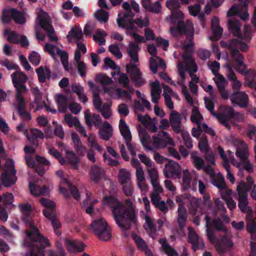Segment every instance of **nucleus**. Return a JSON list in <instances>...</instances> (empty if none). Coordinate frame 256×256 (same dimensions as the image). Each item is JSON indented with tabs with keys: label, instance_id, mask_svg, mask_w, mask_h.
Listing matches in <instances>:
<instances>
[{
	"label": "nucleus",
	"instance_id": "1",
	"mask_svg": "<svg viewBox=\"0 0 256 256\" xmlns=\"http://www.w3.org/2000/svg\"><path fill=\"white\" fill-rule=\"evenodd\" d=\"M22 213V220L30 228L26 231V234L30 240L27 246L31 248L30 256L44 255V250L50 246L48 239L40 234L32 220V208L28 203L20 206Z\"/></svg>",
	"mask_w": 256,
	"mask_h": 256
},
{
	"label": "nucleus",
	"instance_id": "2",
	"mask_svg": "<svg viewBox=\"0 0 256 256\" xmlns=\"http://www.w3.org/2000/svg\"><path fill=\"white\" fill-rule=\"evenodd\" d=\"M104 202L112 209L114 220L122 230H129L132 223H136V211L130 198H126L122 204L114 197L105 196Z\"/></svg>",
	"mask_w": 256,
	"mask_h": 256
},
{
	"label": "nucleus",
	"instance_id": "3",
	"mask_svg": "<svg viewBox=\"0 0 256 256\" xmlns=\"http://www.w3.org/2000/svg\"><path fill=\"white\" fill-rule=\"evenodd\" d=\"M190 196L188 194L181 195L177 196L176 200V202L179 203L178 209V217L177 222L178 224V227L180 231L183 230L184 228L186 226L188 214L185 207L182 204L184 200L186 198L190 199V204L192 205L193 209L194 212L197 210L198 202V200L194 198H190Z\"/></svg>",
	"mask_w": 256,
	"mask_h": 256
},
{
	"label": "nucleus",
	"instance_id": "4",
	"mask_svg": "<svg viewBox=\"0 0 256 256\" xmlns=\"http://www.w3.org/2000/svg\"><path fill=\"white\" fill-rule=\"evenodd\" d=\"M220 122L228 130H230L231 126L230 121L234 120L237 122H241L244 120V116L239 112H236L230 106H226L222 112L217 114L216 116Z\"/></svg>",
	"mask_w": 256,
	"mask_h": 256
},
{
	"label": "nucleus",
	"instance_id": "5",
	"mask_svg": "<svg viewBox=\"0 0 256 256\" xmlns=\"http://www.w3.org/2000/svg\"><path fill=\"white\" fill-rule=\"evenodd\" d=\"M94 234L102 241H108L112 237L107 222L102 218L96 220L91 224Z\"/></svg>",
	"mask_w": 256,
	"mask_h": 256
},
{
	"label": "nucleus",
	"instance_id": "6",
	"mask_svg": "<svg viewBox=\"0 0 256 256\" xmlns=\"http://www.w3.org/2000/svg\"><path fill=\"white\" fill-rule=\"evenodd\" d=\"M1 180L6 187H10L15 184L17 180L16 170L13 160H8L5 164V172L2 174Z\"/></svg>",
	"mask_w": 256,
	"mask_h": 256
},
{
	"label": "nucleus",
	"instance_id": "7",
	"mask_svg": "<svg viewBox=\"0 0 256 256\" xmlns=\"http://www.w3.org/2000/svg\"><path fill=\"white\" fill-rule=\"evenodd\" d=\"M246 188V186L244 183L240 186H237L238 207L242 213H246L250 215L252 213V210L251 208L248 206V188Z\"/></svg>",
	"mask_w": 256,
	"mask_h": 256
},
{
	"label": "nucleus",
	"instance_id": "8",
	"mask_svg": "<svg viewBox=\"0 0 256 256\" xmlns=\"http://www.w3.org/2000/svg\"><path fill=\"white\" fill-rule=\"evenodd\" d=\"M126 70L132 82L136 87H140L146 83L142 72L136 64L130 62L126 65Z\"/></svg>",
	"mask_w": 256,
	"mask_h": 256
},
{
	"label": "nucleus",
	"instance_id": "9",
	"mask_svg": "<svg viewBox=\"0 0 256 256\" xmlns=\"http://www.w3.org/2000/svg\"><path fill=\"white\" fill-rule=\"evenodd\" d=\"M240 4L238 6L234 4L228 11L226 16L228 17L236 15L240 19L246 20L248 18V14L247 12V7L250 0H238Z\"/></svg>",
	"mask_w": 256,
	"mask_h": 256
},
{
	"label": "nucleus",
	"instance_id": "10",
	"mask_svg": "<svg viewBox=\"0 0 256 256\" xmlns=\"http://www.w3.org/2000/svg\"><path fill=\"white\" fill-rule=\"evenodd\" d=\"M2 19L6 22H10L12 19L18 24H23L26 22L24 14L14 8L4 10L2 12Z\"/></svg>",
	"mask_w": 256,
	"mask_h": 256
},
{
	"label": "nucleus",
	"instance_id": "11",
	"mask_svg": "<svg viewBox=\"0 0 256 256\" xmlns=\"http://www.w3.org/2000/svg\"><path fill=\"white\" fill-rule=\"evenodd\" d=\"M158 136H152V145L157 148H165L168 144L174 145L173 140L168 136V134L165 131H161L158 134Z\"/></svg>",
	"mask_w": 256,
	"mask_h": 256
},
{
	"label": "nucleus",
	"instance_id": "12",
	"mask_svg": "<svg viewBox=\"0 0 256 256\" xmlns=\"http://www.w3.org/2000/svg\"><path fill=\"white\" fill-rule=\"evenodd\" d=\"M194 29L192 24H185L183 20H179L177 26L171 28L170 32L173 36L178 37L183 34L187 36L188 34L192 35ZM190 37L192 38V36Z\"/></svg>",
	"mask_w": 256,
	"mask_h": 256
},
{
	"label": "nucleus",
	"instance_id": "13",
	"mask_svg": "<svg viewBox=\"0 0 256 256\" xmlns=\"http://www.w3.org/2000/svg\"><path fill=\"white\" fill-rule=\"evenodd\" d=\"M214 244L218 253L222 254L230 250L234 244L229 236L224 235L218 238Z\"/></svg>",
	"mask_w": 256,
	"mask_h": 256
},
{
	"label": "nucleus",
	"instance_id": "14",
	"mask_svg": "<svg viewBox=\"0 0 256 256\" xmlns=\"http://www.w3.org/2000/svg\"><path fill=\"white\" fill-rule=\"evenodd\" d=\"M235 70L240 74L245 77V85L250 88L256 89V72L255 70L246 69V66L242 69L239 67H235Z\"/></svg>",
	"mask_w": 256,
	"mask_h": 256
},
{
	"label": "nucleus",
	"instance_id": "15",
	"mask_svg": "<svg viewBox=\"0 0 256 256\" xmlns=\"http://www.w3.org/2000/svg\"><path fill=\"white\" fill-rule=\"evenodd\" d=\"M180 167L178 162L169 160L163 172L166 178H177L180 176Z\"/></svg>",
	"mask_w": 256,
	"mask_h": 256
},
{
	"label": "nucleus",
	"instance_id": "16",
	"mask_svg": "<svg viewBox=\"0 0 256 256\" xmlns=\"http://www.w3.org/2000/svg\"><path fill=\"white\" fill-rule=\"evenodd\" d=\"M38 16L39 19V24L40 26L46 32L50 40L52 42L57 41L58 38L55 34L54 28L48 21V19L44 18L40 14H38Z\"/></svg>",
	"mask_w": 256,
	"mask_h": 256
},
{
	"label": "nucleus",
	"instance_id": "17",
	"mask_svg": "<svg viewBox=\"0 0 256 256\" xmlns=\"http://www.w3.org/2000/svg\"><path fill=\"white\" fill-rule=\"evenodd\" d=\"M232 104H236L240 108H245L248 104V96L242 91H234L230 96Z\"/></svg>",
	"mask_w": 256,
	"mask_h": 256
},
{
	"label": "nucleus",
	"instance_id": "18",
	"mask_svg": "<svg viewBox=\"0 0 256 256\" xmlns=\"http://www.w3.org/2000/svg\"><path fill=\"white\" fill-rule=\"evenodd\" d=\"M220 44L222 48H228L230 52L232 50V46L234 48L239 46L240 50L244 52H246L249 50V46L240 39L232 38L228 42L221 41Z\"/></svg>",
	"mask_w": 256,
	"mask_h": 256
},
{
	"label": "nucleus",
	"instance_id": "19",
	"mask_svg": "<svg viewBox=\"0 0 256 256\" xmlns=\"http://www.w3.org/2000/svg\"><path fill=\"white\" fill-rule=\"evenodd\" d=\"M182 118L180 114L176 111H172L170 115V123L173 131L176 134L182 132Z\"/></svg>",
	"mask_w": 256,
	"mask_h": 256
},
{
	"label": "nucleus",
	"instance_id": "20",
	"mask_svg": "<svg viewBox=\"0 0 256 256\" xmlns=\"http://www.w3.org/2000/svg\"><path fill=\"white\" fill-rule=\"evenodd\" d=\"M64 244L70 253L82 252L84 249V244L76 240L66 239Z\"/></svg>",
	"mask_w": 256,
	"mask_h": 256
},
{
	"label": "nucleus",
	"instance_id": "21",
	"mask_svg": "<svg viewBox=\"0 0 256 256\" xmlns=\"http://www.w3.org/2000/svg\"><path fill=\"white\" fill-rule=\"evenodd\" d=\"M188 242L192 244L194 250L196 251L199 248H204V243H200L199 237L194 229L191 227H188Z\"/></svg>",
	"mask_w": 256,
	"mask_h": 256
},
{
	"label": "nucleus",
	"instance_id": "22",
	"mask_svg": "<svg viewBox=\"0 0 256 256\" xmlns=\"http://www.w3.org/2000/svg\"><path fill=\"white\" fill-rule=\"evenodd\" d=\"M90 175L92 180L98 184L101 179L104 178L105 172L102 168L96 165H93L90 168Z\"/></svg>",
	"mask_w": 256,
	"mask_h": 256
},
{
	"label": "nucleus",
	"instance_id": "23",
	"mask_svg": "<svg viewBox=\"0 0 256 256\" xmlns=\"http://www.w3.org/2000/svg\"><path fill=\"white\" fill-rule=\"evenodd\" d=\"M112 127L107 121L104 122L102 126L100 128L98 135L100 138L108 140L112 136Z\"/></svg>",
	"mask_w": 256,
	"mask_h": 256
},
{
	"label": "nucleus",
	"instance_id": "24",
	"mask_svg": "<svg viewBox=\"0 0 256 256\" xmlns=\"http://www.w3.org/2000/svg\"><path fill=\"white\" fill-rule=\"evenodd\" d=\"M242 24L238 20L229 18L228 20V28L229 31L235 36L240 38L242 35Z\"/></svg>",
	"mask_w": 256,
	"mask_h": 256
},
{
	"label": "nucleus",
	"instance_id": "25",
	"mask_svg": "<svg viewBox=\"0 0 256 256\" xmlns=\"http://www.w3.org/2000/svg\"><path fill=\"white\" fill-rule=\"evenodd\" d=\"M84 117L86 122L89 126H91L94 124L96 128H98L102 124V120L100 116L94 114L92 116L88 110L85 112Z\"/></svg>",
	"mask_w": 256,
	"mask_h": 256
},
{
	"label": "nucleus",
	"instance_id": "26",
	"mask_svg": "<svg viewBox=\"0 0 256 256\" xmlns=\"http://www.w3.org/2000/svg\"><path fill=\"white\" fill-rule=\"evenodd\" d=\"M232 50L230 52L232 59L238 65L237 67L246 68V65L244 63V56L243 54L240 52L239 46H236L235 48L232 46Z\"/></svg>",
	"mask_w": 256,
	"mask_h": 256
},
{
	"label": "nucleus",
	"instance_id": "27",
	"mask_svg": "<svg viewBox=\"0 0 256 256\" xmlns=\"http://www.w3.org/2000/svg\"><path fill=\"white\" fill-rule=\"evenodd\" d=\"M43 214L45 217L48 218L51 221L52 224L56 234L58 235H60L61 232L58 230H57L60 227L61 224L60 222L56 220L54 212H52L50 210H43Z\"/></svg>",
	"mask_w": 256,
	"mask_h": 256
},
{
	"label": "nucleus",
	"instance_id": "28",
	"mask_svg": "<svg viewBox=\"0 0 256 256\" xmlns=\"http://www.w3.org/2000/svg\"><path fill=\"white\" fill-rule=\"evenodd\" d=\"M29 188L31 193L33 195L37 196L40 195L46 196L49 193V188L46 186H44L42 188H41L36 184L30 182Z\"/></svg>",
	"mask_w": 256,
	"mask_h": 256
},
{
	"label": "nucleus",
	"instance_id": "29",
	"mask_svg": "<svg viewBox=\"0 0 256 256\" xmlns=\"http://www.w3.org/2000/svg\"><path fill=\"white\" fill-rule=\"evenodd\" d=\"M12 82L14 87L20 84L26 83L28 80V76L20 69L11 74Z\"/></svg>",
	"mask_w": 256,
	"mask_h": 256
},
{
	"label": "nucleus",
	"instance_id": "30",
	"mask_svg": "<svg viewBox=\"0 0 256 256\" xmlns=\"http://www.w3.org/2000/svg\"><path fill=\"white\" fill-rule=\"evenodd\" d=\"M118 25L120 28L127 29L126 34H132V30H136V28L134 26V20H129L128 22L124 18H119L117 19Z\"/></svg>",
	"mask_w": 256,
	"mask_h": 256
},
{
	"label": "nucleus",
	"instance_id": "31",
	"mask_svg": "<svg viewBox=\"0 0 256 256\" xmlns=\"http://www.w3.org/2000/svg\"><path fill=\"white\" fill-rule=\"evenodd\" d=\"M66 38L70 42H72V39L76 40L78 41L83 40V34L80 28L73 27L68 32Z\"/></svg>",
	"mask_w": 256,
	"mask_h": 256
},
{
	"label": "nucleus",
	"instance_id": "32",
	"mask_svg": "<svg viewBox=\"0 0 256 256\" xmlns=\"http://www.w3.org/2000/svg\"><path fill=\"white\" fill-rule=\"evenodd\" d=\"M210 217L206 215L205 216V220L206 221V236L208 240L214 244L216 240L218 238L215 235L214 230L210 228Z\"/></svg>",
	"mask_w": 256,
	"mask_h": 256
},
{
	"label": "nucleus",
	"instance_id": "33",
	"mask_svg": "<svg viewBox=\"0 0 256 256\" xmlns=\"http://www.w3.org/2000/svg\"><path fill=\"white\" fill-rule=\"evenodd\" d=\"M68 101L66 97L63 94H57L56 95V102L58 110L60 112L65 113L67 111Z\"/></svg>",
	"mask_w": 256,
	"mask_h": 256
},
{
	"label": "nucleus",
	"instance_id": "34",
	"mask_svg": "<svg viewBox=\"0 0 256 256\" xmlns=\"http://www.w3.org/2000/svg\"><path fill=\"white\" fill-rule=\"evenodd\" d=\"M211 183L220 190L226 189V184L224 177L220 173L215 174L210 178Z\"/></svg>",
	"mask_w": 256,
	"mask_h": 256
},
{
	"label": "nucleus",
	"instance_id": "35",
	"mask_svg": "<svg viewBox=\"0 0 256 256\" xmlns=\"http://www.w3.org/2000/svg\"><path fill=\"white\" fill-rule=\"evenodd\" d=\"M36 72L38 76V80L41 83L44 82L46 78L50 80L51 77V72L48 68H46L44 70L42 66H40L36 69Z\"/></svg>",
	"mask_w": 256,
	"mask_h": 256
},
{
	"label": "nucleus",
	"instance_id": "36",
	"mask_svg": "<svg viewBox=\"0 0 256 256\" xmlns=\"http://www.w3.org/2000/svg\"><path fill=\"white\" fill-rule=\"evenodd\" d=\"M140 50V48L137 44L132 42H130L128 52L132 61L134 63L138 62V52Z\"/></svg>",
	"mask_w": 256,
	"mask_h": 256
},
{
	"label": "nucleus",
	"instance_id": "37",
	"mask_svg": "<svg viewBox=\"0 0 256 256\" xmlns=\"http://www.w3.org/2000/svg\"><path fill=\"white\" fill-rule=\"evenodd\" d=\"M119 129L122 136L125 140L132 138V135L130 128L123 118L120 119V120Z\"/></svg>",
	"mask_w": 256,
	"mask_h": 256
},
{
	"label": "nucleus",
	"instance_id": "38",
	"mask_svg": "<svg viewBox=\"0 0 256 256\" xmlns=\"http://www.w3.org/2000/svg\"><path fill=\"white\" fill-rule=\"evenodd\" d=\"M160 243L162 244L163 251L168 256H178V252L171 246L165 239L161 238L159 240Z\"/></svg>",
	"mask_w": 256,
	"mask_h": 256
},
{
	"label": "nucleus",
	"instance_id": "39",
	"mask_svg": "<svg viewBox=\"0 0 256 256\" xmlns=\"http://www.w3.org/2000/svg\"><path fill=\"white\" fill-rule=\"evenodd\" d=\"M139 137L140 142L144 147L149 150H152V147L148 144L150 142V136L145 130L139 132Z\"/></svg>",
	"mask_w": 256,
	"mask_h": 256
},
{
	"label": "nucleus",
	"instance_id": "40",
	"mask_svg": "<svg viewBox=\"0 0 256 256\" xmlns=\"http://www.w3.org/2000/svg\"><path fill=\"white\" fill-rule=\"evenodd\" d=\"M118 180L121 184H124L130 182V174L129 171L125 168H122L118 174Z\"/></svg>",
	"mask_w": 256,
	"mask_h": 256
},
{
	"label": "nucleus",
	"instance_id": "41",
	"mask_svg": "<svg viewBox=\"0 0 256 256\" xmlns=\"http://www.w3.org/2000/svg\"><path fill=\"white\" fill-rule=\"evenodd\" d=\"M210 226H213L216 230L221 231L225 233L227 232L226 226L220 218H214L212 220L210 218Z\"/></svg>",
	"mask_w": 256,
	"mask_h": 256
},
{
	"label": "nucleus",
	"instance_id": "42",
	"mask_svg": "<svg viewBox=\"0 0 256 256\" xmlns=\"http://www.w3.org/2000/svg\"><path fill=\"white\" fill-rule=\"evenodd\" d=\"M198 152H193L191 154V158L193 160L194 164L196 168L198 170H202L205 165L204 160L200 157L197 156Z\"/></svg>",
	"mask_w": 256,
	"mask_h": 256
},
{
	"label": "nucleus",
	"instance_id": "43",
	"mask_svg": "<svg viewBox=\"0 0 256 256\" xmlns=\"http://www.w3.org/2000/svg\"><path fill=\"white\" fill-rule=\"evenodd\" d=\"M25 159L26 164L28 167L36 168V170L38 172V174L41 176H43L44 173V170H38V166H37L34 159L32 156L30 155H27L25 156Z\"/></svg>",
	"mask_w": 256,
	"mask_h": 256
},
{
	"label": "nucleus",
	"instance_id": "44",
	"mask_svg": "<svg viewBox=\"0 0 256 256\" xmlns=\"http://www.w3.org/2000/svg\"><path fill=\"white\" fill-rule=\"evenodd\" d=\"M209 68L211 70L212 74L215 76H219L220 77L218 78H220V82H222L225 80L224 78L222 75H220L218 74V72L219 71L220 69V64L216 62V61H214L212 62L210 64H209L208 65Z\"/></svg>",
	"mask_w": 256,
	"mask_h": 256
},
{
	"label": "nucleus",
	"instance_id": "45",
	"mask_svg": "<svg viewBox=\"0 0 256 256\" xmlns=\"http://www.w3.org/2000/svg\"><path fill=\"white\" fill-rule=\"evenodd\" d=\"M118 74L119 76L118 82L124 88H127L130 84V78L127 74L121 72L120 68H118Z\"/></svg>",
	"mask_w": 256,
	"mask_h": 256
},
{
	"label": "nucleus",
	"instance_id": "46",
	"mask_svg": "<svg viewBox=\"0 0 256 256\" xmlns=\"http://www.w3.org/2000/svg\"><path fill=\"white\" fill-rule=\"evenodd\" d=\"M182 188L184 190L186 191L190 188V184L192 181L190 174L188 171L185 170L183 173Z\"/></svg>",
	"mask_w": 256,
	"mask_h": 256
},
{
	"label": "nucleus",
	"instance_id": "47",
	"mask_svg": "<svg viewBox=\"0 0 256 256\" xmlns=\"http://www.w3.org/2000/svg\"><path fill=\"white\" fill-rule=\"evenodd\" d=\"M106 36V34L104 31L98 30L96 32V34L93 36V38L94 41L98 43L99 45L102 46L106 44L104 37Z\"/></svg>",
	"mask_w": 256,
	"mask_h": 256
},
{
	"label": "nucleus",
	"instance_id": "48",
	"mask_svg": "<svg viewBox=\"0 0 256 256\" xmlns=\"http://www.w3.org/2000/svg\"><path fill=\"white\" fill-rule=\"evenodd\" d=\"M95 17L100 22L106 23L108 21L109 14L108 12L100 9L95 13Z\"/></svg>",
	"mask_w": 256,
	"mask_h": 256
},
{
	"label": "nucleus",
	"instance_id": "49",
	"mask_svg": "<svg viewBox=\"0 0 256 256\" xmlns=\"http://www.w3.org/2000/svg\"><path fill=\"white\" fill-rule=\"evenodd\" d=\"M184 16V14L178 9L172 10L170 16L171 22L173 24L178 23L179 20H182Z\"/></svg>",
	"mask_w": 256,
	"mask_h": 256
},
{
	"label": "nucleus",
	"instance_id": "50",
	"mask_svg": "<svg viewBox=\"0 0 256 256\" xmlns=\"http://www.w3.org/2000/svg\"><path fill=\"white\" fill-rule=\"evenodd\" d=\"M132 238L139 250L144 251L148 249V246L147 244L142 238L136 234H132Z\"/></svg>",
	"mask_w": 256,
	"mask_h": 256
},
{
	"label": "nucleus",
	"instance_id": "51",
	"mask_svg": "<svg viewBox=\"0 0 256 256\" xmlns=\"http://www.w3.org/2000/svg\"><path fill=\"white\" fill-rule=\"evenodd\" d=\"M198 148L202 152H207L210 150V147L208 144V140L206 135H203L200 138L198 142Z\"/></svg>",
	"mask_w": 256,
	"mask_h": 256
},
{
	"label": "nucleus",
	"instance_id": "52",
	"mask_svg": "<svg viewBox=\"0 0 256 256\" xmlns=\"http://www.w3.org/2000/svg\"><path fill=\"white\" fill-rule=\"evenodd\" d=\"M16 110L18 112L26 108V104L24 101L23 96H20V93L16 95Z\"/></svg>",
	"mask_w": 256,
	"mask_h": 256
},
{
	"label": "nucleus",
	"instance_id": "53",
	"mask_svg": "<svg viewBox=\"0 0 256 256\" xmlns=\"http://www.w3.org/2000/svg\"><path fill=\"white\" fill-rule=\"evenodd\" d=\"M194 34V29L192 30V38L190 37V36H191L190 34H188L186 36L187 40L188 42H186V41H185L183 44V48L186 50V51L193 52L192 48L194 46V42H193Z\"/></svg>",
	"mask_w": 256,
	"mask_h": 256
},
{
	"label": "nucleus",
	"instance_id": "54",
	"mask_svg": "<svg viewBox=\"0 0 256 256\" xmlns=\"http://www.w3.org/2000/svg\"><path fill=\"white\" fill-rule=\"evenodd\" d=\"M236 154L242 162L248 160V150L246 148H237Z\"/></svg>",
	"mask_w": 256,
	"mask_h": 256
},
{
	"label": "nucleus",
	"instance_id": "55",
	"mask_svg": "<svg viewBox=\"0 0 256 256\" xmlns=\"http://www.w3.org/2000/svg\"><path fill=\"white\" fill-rule=\"evenodd\" d=\"M96 80L102 86L110 84L112 82V79L104 74H100L96 76Z\"/></svg>",
	"mask_w": 256,
	"mask_h": 256
},
{
	"label": "nucleus",
	"instance_id": "56",
	"mask_svg": "<svg viewBox=\"0 0 256 256\" xmlns=\"http://www.w3.org/2000/svg\"><path fill=\"white\" fill-rule=\"evenodd\" d=\"M88 145L92 148H95L98 152H102V148L98 144L95 136L90 134L88 139Z\"/></svg>",
	"mask_w": 256,
	"mask_h": 256
},
{
	"label": "nucleus",
	"instance_id": "57",
	"mask_svg": "<svg viewBox=\"0 0 256 256\" xmlns=\"http://www.w3.org/2000/svg\"><path fill=\"white\" fill-rule=\"evenodd\" d=\"M246 230L250 234L251 239L254 241L256 240V223L251 222L247 224Z\"/></svg>",
	"mask_w": 256,
	"mask_h": 256
},
{
	"label": "nucleus",
	"instance_id": "58",
	"mask_svg": "<svg viewBox=\"0 0 256 256\" xmlns=\"http://www.w3.org/2000/svg\"><path fill=\"white\" fill-rule=\"evenodd\" d=\"M192 114L190 116V120L192 122H194L196 125H200V122L198 120L199 118H202L198 108L196 106H194L192 110Z\"/></svg>",
	"mask_w": 256,
	"mask_h": 256
},
{
	"label": "nucleus",
	"instance_id": "59",
	"mask_svg": "<svg viewBox=\"0 0 256 256\" xmlns=\"http://www.w3.org/2000/svg\"><path fill=\"white\" fill-rule=\"evenodd\" d=\"M246 136L256 142V126L250 124L246 130Z\"/></svg>",
	"mask_w": 256,
	"mask_h": 256
},
{
	"label": "nucleus",
	"instance_id": "60",
	"mask_svg": "<svg viewBox=\"0 0 256 256\" xmlns=\"http://www.w3.org/2000/svg\"><path fill=\"white\" fill-rule=\"evenodd\" d=\"M49 154L56 158L62 165L66 164V160L61 154L54 148L49 149Z\"/></svg>",
	"mask_w": 256,
	"mask_h": 256
},
{
	"label": "nucleus",
	"instance_id": "61",
	"mask_svg": "<svg viewBox=\"0 0 256 256\" xmlns=\"http://www.w3.org/2000/svg\"><path fill=\"white\" fill-rule=\"evenodd\" d=\"M40 202L42 206L46 208L44 210H50L52 212H54L55 204L52 201L42 198L40 200Z\"/></svg>",
	"mask_w": 256,
	"mask_h": 256
},
{
	"label": "nucleus",
	"instance_id": "62",
	"mask_svg": "<svg viewBox=\"0 0 256 256\" xmlns=\"http://www.w3.org/2000/svg\"><path fill=\"white\" fill-rule=\"evenodd\" d=\"M66 182L68 184V190L70 194L72 195L74 198L78 201L79 200L80 198V194L77 188L74 186H73L69 182H67L66 180Z\"/></svg>",
	"mask_w": 256,
	"mask_h": 256
},
{
	"label": "nucleus",
	"instance_id": "63",
	"mask_svg": "<svg viewBox=\"0 0 256 256\" xmlns=\"http://www.w3.org/2000/svg\"><path fill=\"white\" fill-rule=\"evenodd\" d=\"M66 156L68 162L74 166H76L79 162L77 156L72 151L67 150L66 152Z\"/></svg>",
	"mask_w": 256,
	"mask_h": 256
},
{
	"label": "nucleus",
	"instance_id": "64",
	"mask_svg": "<svg viewBox=\"0 0 256 256\" xmlns=\"http://www.w3.org/2000/svg\"><path fill=\"white\" fill-rule=\"evenodd\" d=\"M108 50L118 59L121 58L122 56V53L117 44H110L108 46Z\"/></svg>",
	"mask_w": 256,
	"mask_h": 256
}]
</instances>
